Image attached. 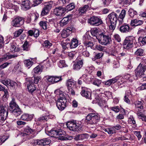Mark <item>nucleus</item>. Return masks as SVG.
Returning <instances> with one entry per match:
<instances>
[{
	"label": "nucleus",
	"mask_w": 146,
	"mask_h": 146,
	"mask_svg": "<svg viewBox=\"0 0 146 146\" xmlns=\"http://www.w3.org/2000/svg\"><path fill=\"white\" fill-rule=\"evenodd\" d=\"M26 84H27V88L29 92L32 93L36 90L35 86L33 83L32 80H30L29 79H26Z\"/></svg>",
	"instance_id": "2eb2a0df"
},
{
	"label": "nucleus",
	"mask_w": 146,
	"mask_h": 146,
	"mask_svg": "<svg viewBox=\"0 0 146 146\" xmlns=\"http://www.w3.org/2000/svg\"><path fill=\"white\" fill-rule=\"evenodd\" d=\"M66 29L67 31L70 33V34L72 32H74L75 31V28L73 25H71L70 27H68Z\"/></svg>",
	"instance_id": "3c124183"
},
{
	"label": "nucleus",
	"mask_w": 146,
	"mask_h": 146,
	"mask_svg": "<svg viewBox=\"0 0 146 146\" xmlns=\"http://www.w3.org/2000/svg\"><path fill=\"white\" fill-rule=\"evenodd\" d=\"M79 49L82 50V52L83 55L86 56L88 57L90 56V53L89 52L86 50H85V49L83 48V46L82 45H80L79 47Z\"/></svg>",
	"instance_id": "c756f323"
},
{
	"label": "nucleus",
	"mask_w": 146,
	"mask_h": 146,
	"mask_svg": "<svg viewBox=\"0 0 146 146\" xmlns=\"http://www.w3.org/2000/svg\"><path fill=\"white\" fill-rule=\"evenodd\" d=\"M48 117L46 116H41L38 118L37 119L38 121L41 122H45L47 121Z\"/></svg>",
	"instance_id": "a18cd8bd"
},
{
	"label": "nucleus",
	"mask_w": 146,
	"mask_h": 146,
	"mask_svg": "<svg viewBox=\"0 0 146 146\" xmlns=\"http://www.w3.org/2000/svg\"><path fill=\"white\" fill-rule=\"evenodd\" d=\"M78 44V40L76 38H73L70 43V47L71 48L76 47Z\"/></svg>",
	"instance_id": "a878e982"
},
{
	"label": "nucleus",
	"mask_w": 146,
	"mask_h": 146,
	"mask_svg": "<svg viewBox=\"0 0 146 146\" xmlns=\"http://www.w3.org/2000/svg\"><path fill=\"white\" fill-rule=\"evenodd\" d=\"M34 36L35 38H37L39 35V31L37 29H34Z\"/></svg>",
	"instance_id": "338daca9"
},
{
	"label": "nucleus",
	"mask_w": 146,
	"mask_h": 146,
	"mask_svg": "<svg viewBox=\"0 0 146 146\" xmlns=\"http://www.w3.org/2000/svg\"><path fill=\"white\" fill-rule=\"evenodd\" d=\"M49 135L52 137L58 138L63 137L64 135V132L61 129H52L49 132Z\"/></svg>",
	"instance_id": "9d476101"
},
{
	"label": "nucleus",
	"mask_w": 146,
	"mask_h": 146,
	"mask_svg": "<svg viewBox=\"0 0 146 146\" xmlns=\"http://www.w3.org/2000/svg\"><path fill=\"white\" fill-rule=\"evenodd\" d=\"M33 114H29L27 113H24L21 117L22 120L27 121H31L33 118Z\"/></svg>",
	"instance_id": "412c9836"
},
{
	"label": "nucleus",
	"mask_w": 146,
	"mask_h": 146,
	"mask_svg": "<svg viewBox=\"0 0 146 146\" xmlns=\"http://www.w3.org/2000/svg\"><path fill=\"white\" fill-rule=\"evenodd\" d=\"M128 12L129 16L132 18L135 15H136L137 14L136 11L131 9H129Z\"/></svg>",
	"instance_id": "4c0bfd02"
},
{
	"label": "nucleus",
	"mask_w": 146,
	"mask_h": 146,
	"mask_svg": "<svg viewBox=\"0 0 146 146\" xmlns=\"http://www.w3.org/2000/svg\"><path fill=\"white\" fill-rule=\"evenodd\" d=\"M135 54L137 56H142L144 55L143 50L141 48L137 49L135 52Z\"/></svg>",
	"instance_id": "2f4dec72"
},
{
	"label": "nucleus",
	"mask_w": 146,
	"mask_h": 146,
	"mask_svg": "<svg viewBox=\"0 0 146 146\" xmlns=\"http://www.w3.org/2000/svg\"><path fill=\"white\" fill-rule=\"evenodd\" d=\"M83 65L82 60H78L74 64L73 69L76 70H79L82 67Z\"/></svg>",
	"instance_id": "4be33fe9"
},
{
	"label": "nucleus",
	"mask_w": 146,
	"mask_h": 146,
	"mask_svg": "<svg viewBox=\"0 0 146 146\" xmlns=\"http://www.w3.org/2000/svg\"><path fill=\"white\" fill-rule=\"evenodd\" d=\"M104 131L109 134H113L116 133V130L114 129L113 127L109 128L106 129Z\"/></svg>",
	"instance_id": "c9c22d12"
},
{
	"label": "nucleus",
	"mask_w": 146,
	"mask_h": 146,
	"mask_svg": "<svg viewBox=\"0 0 146 146\" xmlns=\"http://www.w3.org/2000/svg\"><path fill=\"white\" fill-rule=\"evenodd\" d=\"M9 110L16 117L19 116L22 111L19 106L16 104L14 99H13L9 104Z\"/></svg>",
	"instance_id": "7ed1b4c3"
},
{
	"label": "nucleus",
	"mask_w": 146,
	"mask_h": 146,
	"mask_svg": "<svg viewBox=\"0 0 146 146\" xmlns=\"http://www.w3.org/2000/svg\"><path fill=\"white\" fill-rule=\"evenodd\" d=\"M101 1L102 3L104 6H107L110 1L109 0H100Z\"/></svg>",
	"instance_id": "69168bd1"
},
{
	"label": "nucleus",
	"mask_w": 146,
	"mask_h": 146,
	"mask_svg": "<svg viewBox=\"0 0 146 146\" xmlns=\"http://www.w3.org/2000/svg\"><path fill=\"white\" fill-rule=\"evenodd\" d=\"M66 99L64 98L60 100H58L56 102V105L58 109L60 111L63 110L66 107Z\"/></svg>",
	"instance_id": "dca6fc26"
},
{
	"label": "nucleus",
	"mask_w": 146,
	"mask_h": 146,
	"mask_svg": "<svg viewBox=\"0 0 146 146\" xmlns=\"http://www.w3.org/2000/svg\"><path fill=\"white\" fill-rule=\"evenodd\" d=\"M100 120V116L98 114L91 113L87 115L84 121L91 128H96V124Z\"/></svg>",
	"instance_id": "f257e3e1"
},
{
	"label": "nucleus",
	"mask_w": 146,
	"mask_h": 146,
	"mask_svg": "<svg viewBox=\"0 0 146 146\" xmlns=\"http://www.w3.org/2000/svg\"><path fill=\"white\" fill-rule=\"evenodd\" d=\"M45 78L48 82L52 84L54 83V76H45Z\"/></svg>",
	"instance_id": "37998d69"
},
{
	"label": "nucleus",
	"mask_w": 146,
	"mask_h": 146,
	"mask_svg": "<svg viewBox=\"0 0 146 146\" xmlns=\"http://www.w3.org/2000/svg\"><path fill=\"white\" fill-rule=\"evenodd\" d=\"M62 76H54V82L56 83L62 80Z\"/></svg>",
	"instance_id": "5fc2aeb1"
},
{
	"label": "nucleus",
	"mask_w": 146,
	"mask_h": 146,
	"mask_svg": "<svg viewBox=\"0 0 146 146\" xmlns=\"http://www.w3.org/2000/svg\"><path fill=\"white\" fill-rule=\"evenodd\" d=\"M53 3V2L52 1L44 2L42 4L44 5V7L42 8L41 12V16H44L48 14L52 7Z\"/></svg>",
	"instance_id": "0eeeda50"
},
{
	"label": "nucleus",
	"mask_w": 146,
	"mask_h": 146,
	"mask_svg": "<svg viewBox=\"0 0 146 146\" xmlns=\"http://www.w3.org/2000/svg\"><path fill=\"white\" fill-rule=\"evenodd\" d=\"M111 35L107 32L101 33L98 37L99 42L102 45H106L111 41Z\"/></svg>",
	"instance_id": "f03ea898"
},
{
	"label": "nucleus",
	"mask_w": 146,
	"mask_h": 146,
	"mask_svg": "<svg viewBox=\"0 0 146 146\" xmlns=\"http://www.w3.org/2000/svg\"><path fill=\"white\" fill-rule=\"evenodd\" d=\"M83 43L85 46L87 47H92L94 46L93 43L92 42L88 41V39L86 38L84 41Z\"/></svg>",
	"instance_id": "72a5a7b5"
},
{
	"label": "nucleus",
	"mask_w": 146,
	"mask_h": 146,
	"mask_svg": "<svg viewBox=\"0 0 146 146\" xmlns=\"http://www.w3.org/2000/svg\"><path fill=\"white\" fill-rule=\"evenodd\" d=\"M8 106L6 104L0 105V122L2 123L6 119L8 113Z\"/></svg>",
	"instance_id": "39448f33"
},
{
	"label": "nucleus",
	"mask_w": 146,
	"mask_h": 146,
	"mask_svg": "<svg viewBox=\"0 0 146 146\" xmlns=\"http://www.w3.org/2000/svg\"><path fill=\"white\" fill-rule=\"evenodd\" d=\"M135 39L134 37L130 36L126 38L123 43V47L127 49L132 48L133 45V42Z\"/></svg>",
	"instance_id": "1a4fd4ad"
},
{
	"label": "nucleus",
	"mask_w": 146,
	"mask_h": 146,
	"mask_svg": "<svg viewBox=\"0 0 146 146\" xmlns=\"http://www.w3.org/2000/svg\"><path fill=\"white\" fill-rule=\"evenodd\" d=\"M58 66L60 68H62L66 66L65 61L64 60H60L59 62L58 63Z\"/></svg>",
	"instance_id": "603ef678"
},
{
	"label": "nucleus",
	"mask_w": 146,
	"mask_h": 146,
	"mask_svg": "<svg viewBox=\"0 0 146 146\" xmlns=\"http://www.w3.org/2000/svg\"><path fill=\"white\" fill-rule=\"evenodd\" d=\"M68 92L70 95L72 96H74L75 95V92L73 88L68 89Z\"/></svg>",
	"instance_id": "774afa93"
},
{
	"label": "nucleus",
	"mask_w": 146,
	"mask_h": 146,
	"mask_svg": "<svg viewBox=\"0 0 146 146\" xmlns=\"http://www.w3.org/2000/svg\"><path fill=\"white\" fill-rule=\"evenodd\" d=\"M121 24L119 23L118 26L119 31L121 32L126 33L131 31V29L128 24L124 23L121 25Z\"/></svg>",
	"instance_id": "f3484780"
},
{
	"label": "nucleus",
	"mask_w": 146,
	"mask_h": 146,
	"mask_svg": "<svg viewBox=\"0 0 146 146\" xmlns=\"http://www.w3.org/2000/svg\"><path fill=\"white\" fill-rule=\"evenodd\" d=\"M33 71L35 73L38 74L41 73L42 71V69L41 68L40 66H38L34 69Z\"/></svg>",
	"instance_id": "58836bf2"
},
{
	"label": "nucleus",
	"mask_w": 146,
	"mask_h": 146,
	"mask_svg": "<svg viewBox=\"0 0 146 146\" xmlns=\"http://www.w3.org/2000/svg\"><path fill=\"white\" fill-rule=\"evenodd\" d=\"M118 15L114 12H112L108 15V19L110 24L109 28L110 30L113 31L115 29L118 20Z\"/></svg>",
	"instance_id": "20e7f679"
},
{
	"label": "nucleus",
	"mask_w": 146,
	"mask_h": 146,
	"mask_svg": "<svg viewBox=\"0 0 146 146\" xmlns=\"http://www.w3.org/2000/svg\"><path fill=\"white\" fill-rule=\"evenodd\" d=\"M129 123L130 124L134 125L135 124L136 122L134 118L132 116H130L128 120Z\"/></svg>",
	"instance_id": "8fccbe9b"
},
{
	"label": "nucleus",
	"mask_w": 146,
	"mask_h": 146,
	"mask_svg": "<svg viewBox=\"0 0 146 146\" xmlns=\"http://www.w3.org/2000/svg\"><path fill=\"white\" fill-rule=\"evenodd\" d=\"M9 58V55L5 54L1 58H0V62H1L3 61H6L7 60L10 59Z\"/></svg>",
	"instance_id": "bf43d9fd"
},
{
	"label": "nucleus",
	"mask_w": 146,
	"mask_h": 146,
	"mask_svg": "<svg viewBox=\"0 0 146 146\" xmlns=\"http://www.w3.org/2000/svg\"><path fill=\"white\" fill-rule=\"evenodd\" d=\"M103 55V53L102 52L98 53H97L94 56V58H93L92 59L93 60H95L96 59H100L102 57Z\"/></svg>",
	"instance_id": "c03bdc74"
},
{
	"label": "nucleus",
	"mask_w": 146,
	"mask_h": 146,
	"mask_svg": "<svg viewBox=\"0 0 146 146\" xmlns=\"http://www.w3.org/2000/svg\"><path fill=\"white\" fill-rule=\"evenodd\" d=\"M123 78L126 80H128L129 82H132L133 81L132 79L133 77V76H131L129 74H126L124 76Z\"/></svg>",
	"instance_id": "ea45409f"
},
{
	"label": "nucleus",
	"mask_w": 146,
	"mask_h": 146,
	"mask_svg": "<svg viewBox=\"0 0 146 146\" xmlns=\"http://www.w3.org/2000/svg\"><path fill=\"white\" fill-rule=\"evenodd\" d=\"M10 63L5 62L0 65V70H2L6 67Z\"/></svg>",
	"instance_id": "e2e57ef3"
},
{
	"label": "nucleus",
	"mask_w": 146,
	"mask_h": 146,
	"mask_svg": "<svg viewBox=\"0 0 146 146\" xmlns=\"http://www.w3.org/2000/svg\"><path fill=\"white\" fill-rule=\"evenodd\" d=\"M66 11L65 7L61 6L56 7L54 10V12L57 16H63L64 15Z\"/></svg>",
	"instance_id": "4468645a"
},
{
	"label": "nucleus",
	"mask_w": 146,
	"mask_h": 146,
	"mask_svg": "<svg viewBox=\"0 0 146 146\" xmlns=\"http://www.w3.org/2000/svg\"><path fill=\"white\" fill-rule=\"evenodd\" d=\"M66 125L67 128L71 131H78L81 130V125L74 121H68Z\"/></svg>",
	"instance_id": "423d86ee"
},
{
	"label": "nucleus",
	"mask_w": 146,
	"mask_h": 146,
	"mask_svg": "<svg viewBox=\"0 0 146 146\" xmlns=\"http://www.w3.org/2000/svg\"><path fill=\"white\" fill-rule=\"evenodd\" d=\"M142 43L143 45L146 44V36L144 37H139V41Z\"/></svg>",
	"instance_id": "13d9d810"
},
{
	"label": "nucleus",
	"mask_w": 146,
	"mask_h": 146,
	"mask_svg": "<svg viewBox=\"0 0 146 146\" xmlns=\"http://www.w3.org/2000/svg\"><path fill=\"white\" fill-rule=\"evenodd\" d=\"M141 64H140L135 70V75L137 78L139 76L142 77L146 70V68Z\"/></svg>",
	"instance_id": "ddd939ff"
},
{
	"label": "nucleus",
	"mask_w": 146,
	"mask_h": 146,
	"mask_svg": "<svg viewBox=\"0 0 146 146\" xmlns=\"http://www.w3.org/2000/svg\"><path fill=\"white\" fill-rule=\"evenodd\" d=\"M24 63L25 66L29 68L33 64V62L30 59H26L24 61Z\"/></svg>",
	"instance_id": "c85d7f7f"
},
{
	"label": "nucleus",
	"mask_w": 146,
	"mask_h": 146,
	"mask_svg": "<svg viewBox=\"0 0 146 146\" xmlns=\"http://www.w3.org/2000/svg\"><path fill=\"white\" fill-rule=\"evenodd\" d=\"M143 21L139 19H135L131 20V25L132 26H137L142 25Z\"/></svg>",
	"instance_id": "b1692460"
},
{
	"label": "nucleus",
	"mask_w": 146,
	"mask_h": 146,
	"mask_svg": "<svg viewBox=\"0 0 146 146\" xmlns=\"http://www.w3.org/2000/svg\"><path fill=\"white\" fill-rule=\"evenodd\" d=\"M75 7V6L74 3H71L67 5L65 7L66 9V11H71L73 10Z\"/></svg>",
	"instance_id": "7c9ffc66"
},
{
	"label": "nucleus",
	"mask_w": 146,
	"mask_h": 146,
	"mask_svg": "<svg viewBox=\"0 0 146 146\" xmlns=\"http://www.w3.org/2000/svg\"><path fill=\"white\" fill-rule=\"evenodd\" d=\"M23 30L22 29H20L19 30L15 31L13 33L14 37H18L23 32Z\"/></svg>",
	"instance_id": "49530a36"
},
{
	"label": "nucleus",
	"mask_w": 146,
	"mask_h": 146,
	"mask_svg": "<svg viewBox=\"0 0 146 146\" xmlns=\"http://www.w3.org/2000/svg\"><path fill=\"white\" fill-rule=\"evenodd\" d=\"M22 47L24 50L28 51L30 50V45L29 44V42L27 41H26L25 42Z\"/></svg>",
	"instance_id": "f704fd0d"
},
{
	"label": "nucleus",
	"mask_w": 146,
	"mask_h": 146,
	"mask_svg": "<svg viewBox=\"0 0 146 146\" xmlns=\"http://www.w3.org/2000/svg\"><path fill=\"white\" fill-rule=\"evenodd\" d=\"M114 39L118 42H120L121 41V38L119 35L117 34H115L113 36Z\"/></svg>",
	"instance_id": "052dcab7"
},
{
	"label": "nucleus",
	"mask_w": 146,
	"mask_h": 146,
	"mask_svg": "<svg viewBox=\"0 0 146 146\" xmlns=\"http://www.w3.org/2000/svg\"><path fill=\"white\" fill-rule=\"evenodd\" d=\"M70 34V33H69L67 31L66 29V30H63L62 31L61 35L62 38H65L68 36Z\"/></svg>",
	"instance_id": "79ce46f5"
},
{
	"label": "nucleus",
	"mask_w": 146,
	"mask_h": 146,
	"mask_svg": "<svg viewBox=\"0 0 146 146\" xmlns=\"http://www.w3.org/2000/svg\"><path fill=\"white\" fill-rule=\"evenodd\" d=\"M142 102L141 101H136L135 103V105L136 107L139 108L140 109H142L143 106H142Z\"/></svg>",
	"instance_id": "de8ad7c7"
},
{
	"label": "nucleus",
	"mask_w": 146,
	"mask_h": 146,
	"mask_svg": "<svg viewBox=\"0 0 146 146\" xmlns=\"http://www.w3.org/2000/svg\"><path fill=\"white\" fill-rule=\"evenodd\" d=\"M88 134L87 133H84L78 135L74 137V139L76 141L85 140L88 137Z\"/></svg>",
	"instance_id": "aec40b11"
},
{
	"label": "nucleus",
	"mask_w": 146,
	"mask_h": 146,
	"mask_svg": "<svg viewBox=\"0 0 146 146\" xmlns=\"http://www.w3.org/2000/svg\"><path fill=\"white\" fill-rule=\"evenodd\" d=\"M43 0H33L34 5L35 6L40 4L42 2Z\"/></svg>",
	"instance_id": "680f3d73"
},
{
	"label": "nucleus",
	"mask_w": 146,
	"mask_h": 146,
	"mask_svg": "<svg viewBox=\"0 0 146 146\" xmlns=\"http://www.w3.org/2000/svg\"><path fill=\"white\" fill-rule=\"evenodd\" d=\"M126 14V11L124 9H123L120 13L119 15L118 16V20L119 24H122V21L125 17Z\"/></svg>",
	"instance_id": "393cba45"
},
{
	"label": "nucleus",
	"mask_w": 146,
	"mask_h": 146,
	"mask_svg": "<svg viewBox=\"0 0 146 146\" xmlns=\"http://www.w3.org/2000/svg\"><path fill=\"white\" fill-rule=\"evenodd\" d=\"M30 80H32L33 83L36 84L38 83L39 81H41V78L39 76L34 77L33 78H32L31 80L30 79Z\"/></svg>",
	"instance_id": "e433bc0d"
},
{
	"label": "nucleus",
	"mask_w": 146,
	"mask_h": 146,
	"mask_svg": "<svg viewBox=\"0 0 146 146\" xmlns=\"http://www.w3.org/2000/svg\"><path fill=\"white\" fill-rule=\"evenodd\" d=\"M93 84L98 86H99L101 83V81L97 79H96L93 82Z\"/></svg>",
	"instance_id": "4d7b16f0"
},
{
	"label": "nucleus",
	"mask_w": 146,
	"mask_h": 146,
	"mask_svg": "<svg viewBox=\"0 0 146 146\" xmlns=\"http://www.w3.org/2000/svg\"><path fill=\"white\" fill-rule=\"evenodd\" d=\"M110 109L116 113H117L120 111V108L119 106L110 107Z\"/></svg>",
	"instance_id": "09e8293b"
},
{
	"label": "nucleus",
	"mask_w": 146,
	"mask_h": 146,
	"mask_svg": "<svg viewBox=\"0 0 146 146\" xmlns=\"http://www.w3.org/2000/svg\"><path fill=\"white\" fill-rule=\"evenodd\" d=\"M134 134L136 135L139 140L141 137V136L140 134V132L138 131H134Z\"/></svg>",
	"instance_id": "0e129e2a"
},
{
	"label": "nucleus",
	"mask_w": 146,
	"mask_h": 146,
	"mask_svg": "<svg viewBox=\"0 0 146 146\" xmlns=\"http://www.w3.org/2000/svg\"><path fill=\"white\" fill-rule=\"evenodd\" d=\"M52 45V43H50L48 40L45 41L43 45L44 47L46 48H49Z\"/></svg>",
	"instance_id": "864d4df0"
},
{
	"label": "nucleus",
	"mask_w": 146,
	"mask_h": 146,
	"mask_svg": "<svg viewBox=\"0 0 146 146\" xmlns=\"http://www.w3.org/2000/svg\"><path fill=\"white\" fill-rule=\"evenodd\" d=\"M24 132L28 135L33 133L35 131V130L31 128L29 126H27L24 129Z\"/></svg>",
	"instance_id": "473e14b6"
},
{
	"label": "nucleus",
	"mask_w": 146,
	"mask_h": 146,
	"mask_svg": "<svg viewBox=\"0 0 146 146\" xmlns=\"http://www.w3.org/2000/svg\"><path fill=\"white\" fill-rule=\"evenodd\" d=\"M69 16L64 17L59 22V24L61 27H63L66 25L70 21Z\"/></svg>",
	"instance_id": "5701e85b"
},
{
	"label": "nucleus",
	"mask_w": 146,
	"mask_h": 146,
	"mask_svg": "<svg viewBox=\"0 0 146 146\" xmlns=\"http://www.w3.org/2000/svg\"><path fill=\"white\" fill-rule=\"evenodd\" d=\"M75 83L71 80L69 79L67 80L66 86L68 89L73 88Z\"/></svg>",
	"instance_id": "cd10ccee"
},
{
	"label": "nucleus",
	"mask_w": 146,
	"mask_h": 146,
	"mask_svg": "<svg viewBox=\"0 0 146 146\" xmlns=\"http://www.w3.org/2000/svg\"><path fill=\"white\" fill-rule=\"evenodd\" d=\"M89 7V6L87 5H85L83 7H80L78 9L79 13L81 14L85 13Z\"/></svg>",
	"instance_id": "bb28decb"
},
{
	"label": "nucleus",
	"mask_w": 146,
	"mask_h": 146,
	"mask_svg": "<svg viewBox=\"0 0 146 146\" xmlns=\"http://www.w3.org/2000/svg\"><path fill=\"white\" fill-rule=\"evenodd\" d=\"M51 142L50 139L49 138H48L35 140L32 142L31 143L34 146L38 145V146H44L49 145Z\"/></svg>",
	"instance_id": "6e6552de"
},
{
	"label": "nucleus",
	"mask_w": 146,
	"mask_h": 146,
	"mask_svg": "<svg viewBox=\"0 0 146 146\" xmlns=\"http://www.w3.org/2000/svg\"><path fill=\"white\" fill-rule=\"evenodd\" d=\"M8 137L5 135L0 136V145H1L7 139Z\"/></svg>",
	"instance_id": "6e6d98bb"
},
{
	"label": "nucleus",
	"mask_w": 146,
	"mask_h": 146,
	"mask_svg": "<svg viewBox=\"0 0 146 146\" xmlns=\"http://www.w3.org/2000/svg\"><path fill=\"white\" fill-rule=\"evenodd\" d=\"M22 9L24 11L29 9L31 7V4L29 0H22L21 3Z\"/></svg>",
	"instance_id": "6ab92c4d"
},
{
	"label": "nucleus",
	"mask_w": 146,
	"mask_h": 146,
	"mask_svg": "<svg viewBox=\"0 0 146 146\" xmlns=\"http://www.w3.org/2000/svg\"><path fill=\"white\" fill-rule=\"evenodd\" d=\"M39 25L44 30L47 28V22L46 21H41L39 23Z\"/></svg>",
	"instance_id": "a19ab883"
},
{
	"label": "nucleus",
	"mask_w": 146,
	"mask_h": 146,
	"mask_svg": "<svg viewBox=\"0 0 146 146\" xmlns=\"http://www.w3.org/2000/svg\"><path fill=\"white\" fill-rule=\"evenodd\" d=\"M23 18L18 17L14 19L11 22V25L15 27H19L23 25L24 23Z\"/></svg>",
	"instance_id": "9b49d317"
},
{
	"label": "nucleus",
	"mask_w": 146,
	"mask_h": 146,
	"mask_svg": "<svg viewBox=\"0 0 146 146\" xmlns=\"http://www.w3.org/2000/svg\"><path fill=\"white\" fill-rule=\"evenodd\" d=\"M88 23L92 25L98 26L102 24V21L100 18L94 16L88 19Z\"/></svg>",
	"instance_id": "f8f14e48"
},
{
	"label": "nucleus",
	"mask_w": 146,
	"mask_h": 146,
	"mask_svg": "<svg viewBox=\"0 0 146 146\" xmlns=\"http://www.w3.org/2000/svg\"><path fill=\"white\" fill-rule=\"evenodd\" d=\"M80 92L82 96L89 99H91V93L88 90V88L86 87H82Z\"/></svg>",
	"instance_id": "a211bd4d"
}]
</instances>
